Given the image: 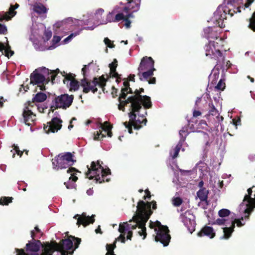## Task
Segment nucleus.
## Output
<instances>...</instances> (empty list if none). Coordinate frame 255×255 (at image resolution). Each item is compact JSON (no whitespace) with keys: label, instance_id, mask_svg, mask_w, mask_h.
<instances>
[{"label":"nucleus","instance_id":"49","mask_svg":"<svg viewBox=\"0 0 255 255\" xmlns=\"http://www.w3.org/2000/svg\"><path fill=\"white\" fill-rule=\"evenodd\" d=\"M104 41L107 47L112 48L115 47V45L108 37L104 38Z\"/></svg>","mask_w":255,"mask_h":255},{"label":"nucleus","instance_id":"11","mask_svg":"<svg viewBox=\"0 0 255 255\" xmlns=\"http://www.w3.org/2000/svg\"><path fill=\"white\" fill-rule=\"evenodd\" d=\"M137 210L138 212L135 215L136 218L142 221L143 224H146L150 216L152 214L153 211L151 210H146L145 203L142 200L138 201Z\"/></svg>","mask_w":255,"mask_h":255},{"label":"nucleus","instance_id":"21","mask_svg":"<svg viewBox=\"0 0 255 255\" xmlns=\"http://www.w3.org/2000/svg\"><path fill=\"white\" fill-rule=\"evenodd\" d=\"M45 70L47 72L48 75H50V77L49 76L47 77V80L45 81V82H44V83H41L42 85H38V87H39V89L41 91H44L45 90V85L47 84L50 80L53 84L54 83V81L55 80L56 75L60 72L59 69H57L55 70H51L50 72L48 69L45 68Z\"/></svg>","mask_w":255,"mask_h":255},{"label":"nucleus","instance_id":"6","mask_svg":"<svg viewBox=\"0 0 255 255\" xmlns=\"http://www.w3.org/2000/svg\"><path fill=\"white\" fill-rule=\"evenodd\" d=\"M74 98L73 95H69L67 94L55 96L52 101L53 105L50 107L51 110L53 111L55 109H67L72 105Z\"/></svg>","mask_w":255,"mask_h":255},{"label":"nucleus","instance_id":"41","mask_svg":"<svg viewBox=\"0 0 255 255\" xmlns=\"http://www.w3.org/2000/svg\"><path fill=\"white\" fill-rule=\"evenodd\" d=\"M133 220L136 223L138 228H144L145 227V224H143V221L136 218V216L135 215L133 217Z\"/></svg>","mask_w":255,"mask_h":255},{"label":"nucleus","instance_id":"17","mask_svg":"<svg viewBox=\"0 0 255 255\" xmlns=\"http://www.w3.org/2000/svg\"><path fill=\"white\" fill-rule=\"evenodd\" d=\"M95 215H93L91 217L86 216V213H83L81 216L78 214L74 216V218L77 219V224L78 226L82 225L84 227H86L90 224H93L95 222Z\"/></svg>","mask_w":255,"mask_h":255},{"label":"nucleus","instance_id":"5","mask_svg":"<svg viewBox=\"0 0 255 255\" xmlns=\"http://www.w3.org/2000/svg\"><path fill=\"white\" fill-rule=\"evenodd\" d=\"M73 247L71 238L69 236L67 239L62 240L59 244L56 242L47 243L45 246L47 253L51 254L55 251H58L62 254V251L71 250Z\"/></svg>","mask_w":255,"mask_h":255},{"label":"nucleus","instance_id":"42","mask_svg":"<svg viewBox=\"0 0 255 255\" xmlns=\"http://www.w3.org/2000/svg\"><path fill=\"white\" fill-rule=\"evenodd\" d=\"M226 84L224 79H220L218 82L217 86H216V89L219 90L223 91L225 88Z\"/></svg>","mask_w":255,"mask_h":255},{"label":"nucleus","instance_id":"55","mask_svg":"<svg viewBox=\"0 0 255 255\" xmlns=\"http://www.w3.org/2000/svg\"><path fill=\"white\" fill-rule=\"evenodd\" d=\"M15 8L13 7V5H11L9 8L8 14L12 16H14L16 14V12L15 11Z\"/></svg>","mask_w":255,"mask_h":255},{"label":"nucleus","instance_id":"33","mask_svg":"<svg viewBox=\"0 0 255 255\" xmlns=\"http://www.w3.org/2000/svg\"><path fill=\"white\" fill-rule=\"evenodd\" d=\"M13 199L12 197H1L0 199V205H8L9 203L12 202Z\"/></svg>","mask_w":255,"mask_h":255},{"label":"nucleus","instance_id":"8","mask_svg":"<svg viewBox=\"0 0 255 255\" xmlns=\"http://www.w3.org/2000/svg\"><path fill=\"white\" fill-rule=\"evenodd\" d=\"M134 95L130 96L133 101L135 103L137 107L140 110L142 108V106H143L144 109H148L151 108L152 107V103L151 102L150 98L149 96L144 95H141L138 89H136L134 92Z\"/></svg>","mask_w":255,"mask_h":255},{"label":"nucleus","instance_id":"64","mask_svg":"<svg viewBox=\"0 0 255 255\" xmlns=\"http://www.w3.org/2000/svg\"><path fill=\"white\" fill-rule=\"evenodd\" d=\"M202 114L201 112L199 111L194 110L193 112V116L194 118H197V117L201 116Z\"/></svg>","mask_w":255,"mask_h":255},{"label":"nucleus","instance_id":"40","mask_svg":"<svg viewBox=\"0 0 255 255\" xmlns=\"http://www.w3.org/2000/svg\"><path fill=\"white\" fill-rule=\"evenodd\" d=\"M183 203V200L180 197H174L172 199V204L175 207H179Z\"/></svg>","mask_w":255,"mask_h":255},{"label":"nucleus","instance_id":"24","mask_svg":"<svg viewBox=\"0 0 255 255\" xmlns=\"http://www.w3.org/2000/svg\"><path fill=\"white\" fill-rule=\"evenodd\" d=\"M208 194L209 190L206 188H202L197 192L198 197L199 198L200 201L202 202L207 201Z\"/></svg>","mask_w":255,"mask_h":255},{"label":"nucleus","instance_id":"19","mask_svg":"<svg viewBox=\"0 0 255 255\" xmlns=\"http://www.w3.org/2000/svg\"><path fill=\"white\" fill-rule=\"evenodd\" d=\"M30 84L33 85L40 84L41 83H44L47 80L42 74L38 73L37 70H35L31 74L30 76Z\"/></svg>","mask_w":255,"mask_h":255},{"label":"nucleus","instance_id":"45","mask_svg":"<svg viewBox=\"0 0 255 255\" xmlns=\"http://www.w3.org/2000/svg\"><path fill=\"white\" fill-rule=\"evenodd\" d=\"M111 244H107L106 245V250L107 251V253H106V255H116L114 254V248L112 247V246H110Z\"/></svg>","mask_w":255,"mask_h":255},{"label":"nucleus","instance_id":"53","mask_svg":"<svg viewBox=\"0 0 255 255\" xmlns=\"http://www.w3.org/2000/svg\"><path fill=\"white\" fill-rule=\"evenodd\" d=\"M110 68V74L111 75V77L114 78V77H117L119 76V74L116 71V69Z\"/></svg>","mask_w":255,"mask_h":255},{"label":"nucleus","instance_id":"43","mask_svg":"<svg viewBox=\"0 0 255 255\" xmlns=\"http://www.w3.org/2000/svg\"><path fill=\"white\" fill-rule=\"evenodd\" d=\"M128 94V90H126V88H122L121 90V93L120 94L118 98V101H121L122 99H127L126 98L127 97Z\"/></svg>","mask_w":255,"mask_h":255},{"label":"nucleus","instance_id":"27","mask_svg":"<svg viewBox=\"0 0 255 255\" xmlns=\"http://www.w3.org/2000/svg\"><path fill=\"white\" fill-rule=\"evenodd\" d=\"M47 96L45 93L39 92L32 98L33 102L41 103L46 100Z\"/></svg>","mask_w":255,"mask_h":255},{"label":"nucleus","instance_id":"3","mask_svg":"<svg viewBox=\"0 0 255 255\" xmlns=\"http://www.w3.org/2000/svg\"><path fill=\"white\" fill-rule=\"evenodd\" d=\"M87 168L86 176L89 179H92L95 178L96 182L99 183L110 181V178L107 177V176L111 174L110 169L109 168L104 169L100 161H92L90 167L87 165Z\"/></svg>","mask_w":255,"mask_h":255},{"label":"nucleus","instance_id":"37","mask_svg":"<svg viewBox=\"0 0 255 255\" xmlns=\"http://www.w3.org/2000/svg\"><path fill=\"white\" fill-rule=\"evenodd\" d=\"M231 212L229 210L227 209H222L219 211L218 215L220 217H226L230 214Z\"/></svg>","mask_w":255,"mask_h":255},{"label":"nucleus","instance_id":"34","mask_svg":"<svg viewBox=\"0 0 255 255\" xmlns=\"http://www.w3.org/2000/svg\"><path fill=\"white\" fill-rule=\"evenodd\" d=\"M79 83L75 80H72L70 83V91H76L79 89Z\"/></svg>","mask_w":255,"mask_h":255},{"label":"nucleus","instance_id":"13","mask_svg":"<svg viewBox=\"0 0 255 255\" xmlns=\"http://www.w3.org/2000/svg\"><path fill=\"white\" fill-rule=\"evenodd\" d=\"M62 123V121L60 119L54 117L50 122H47L46 125H44V130L46 133L56 132L61 128Z\"/></svg>","mask_w":255,"mask_h":255},{"label":"nucleus","instance_id":"39","mask_svg":"<svg viewBox=\"0 0 255 255\" xmlns=\"http://www.w3.org/2000/svg\"><path fill=\"white\" fill-rule=\"evenodd\" d=\"M51 36H52L51 31L49 29H45L44 34H43V39L44 41H48L51 38Z\"/></svg>","mask_w":255,"mask_h":255},{"label":"nucleus","instance_id":"29","mask_svg":"<svg viewBox=\"0 0 255 255\" xmlns=\"http://www.w3.org/2000/svg\"><path fill=\"white\" fill-rule=\"evenodd\" d=\"M189 132L188 131V127H184L182 128L179 131V135L180 136V139L179 141V142H181V143H183L186 139V137L188 134Z\"/></svg>","mask_w":255,"mask_h":255},{"label":"nucleus","instance_id":"57","mask_svg":"<svg viewBox=\"0 0 255 255\" xmlns=\"http://www.w3.org/2000/svg\"><path fill=\"white\" fill-rule=\"evenodd\" d=\"M110 68L116 69L118 66V61L116 59H114L113 62L109 64Z\"/></svg>","mask_w":255,"mask_h":255},{"label":"nucleus","instance_id":"26","mask_svg":"<svg viewBox=\"0 0 255 255\" xmlns=\"http://www.w3.org/2000/svg\"><path fill=\"white\" fill-rule=\"evenodd\" d=\"M33 10L37 13L40 14L47 12V8L41 3H36L33 5Z\"/></svg>","mask_w":255,"mask_h":255},{"label":"nucleus","instance_id":"25","mask_svg":"<svg viewBox=\"0 0 255 255\" xmlns=\"http://www.w3.org/2000/svg\"><path fill=\"white\" fill-rule=\"evenodd\" d=\"M130 123H132V126L135 129H140L142 127V126L140 125L144 124L145 125L147 122L146 118L143 119L142 121H140L139 119L136 120V118H135L134 120H131L130 118Z\"/></svg>","mask_w":255,"mask_h":255},{"label":"nucleus","instance_id":"62","mask_svg":"<svg viewBox=\"0 0 255 255\" xmlns=\"http://www.w3.org/2000/svg\"><path fill=\"white\" fill-rule=\"evenodd\" d=\"M113 91L112 92V95L113 98H116L117 96L118 89H116L114 86L112 87Z\"/></svg>","mask_w":255,"mask_h":255},{"label":"nucleus","instance_id":"7","mask_svg":"<svg viewBox=\"0 0 255 255\" xmlns=\"http://www.w3.org/2000/svg\"><path fill=\"white\" fill-rule=\"evenodd\" d=\"M154 224L155 226L158 228V230L157 228L154 229L156 232V235L155 237V241L160 242L164 247L167 246L171 239L169 234L168 228L166 226L161 225L158 221L155 222Z\"/></svg>","mask_w":255,"mask_h":255},{"label":"nucleus","instance_id":"50","mask_svg":"<svg viewBox=\"0 0 255 255\" xmlns=\"http://www.w3.org/2000/svg\"><path fill=\"white\" fill-rule=\"evenodd\" d=\"M115 16L114 15V12H109L107 15V22H115L114 19Z\"/></svg>","mask_w":255,"mask_h":255},{"label":"nucleus","instance_id":"61","mask_svg":"<svg viewBox=\"0 0 255 255\" xmlns=\"http://www.w3.org/2000/svg\"><path fill=\"white\" fill-rule=\"evenodd\" d=\"M78 177L75 175V173L71 174V176L69 177V180H71L74 182H76L78 180Z\"/></svg>","mask_w":255,"mask_h":255},{"label":"nucleus","instance_id":"23","mask_svg":"<svg viewBox=\"0 0 255 255\" xmlns=\"http://www.w3.org/2000/svg\"><path fill=\"white\" fill-rule=\"evenodd\" d=\"M209 107V112L208 114L206 115V117L208 118V117L210 115L212 116H216L219 122L223 120V118L222 117H219L218 110L215 108L213 103L212 102H210L208 104Z\"/></svg>","mask_w":255,"mask_h":255},{"label":"nucleus","instance_id":"47","mask_svg":"<svg viewBox=\"0 0 255 255\" xmlns=\"http://www.w3.org/2000/svg\"><path fill=\"white\" fill-rule=\"evenodd\" d=\"M81 30L78 31L77 32H75L74 33H72L71 34H70L67 37H66L64 40V41L66 43L70 41L72 38L73 37H75L77 35H79L80 33Z\"/></svg>","mask_w":255,"mask_h":255},{"label":"nucleus","instance_id":"54","mask_svg":"<svg viewBox=\"0 0 255 255\" xmlns=\"http://www.w3.org/2000/svg\"><path fill=\"white\" fill-rule=\"evenodd\" d=\"M235 224H237L238 227H242L244 224H242L240 219H235L232 222V226H233V224L235 226Z\"/></svg>","mask_w":255,"mask_h":255},{"label":"nucleus","instance_id":"12","mask_svg":"<svg viewBox=\"0 0 255 255\" xmlns=\"http://www.w3.org/2000/svg\"><path fill=\"white\" fill-rule=\"evenodd\" d=\"M230 14L231 16H233V14L231 12V10L228 9L227 7H225L223 9L221 10L218 9L214 13L213 20L215 24L220 28H223L225 26L224 23V20L226 19L227 12Z\"/></svg>","mask_w":255,"mask_h":255},{"label":"nucleus","instance_id":"30","mask_svg":"<svg viewBox=\"0 0 255 255\" xmlns=\"http://www.w3.org/2000/svg\"><path fill=\"white\" fill-rule=\"evenodd\" d=\"M235 228V225L232 226L230 227H225L223 228L224 236L223 238L226 239H229L232 235Z\"/></svg>","mask_w":255,"mask_h":255},{"label":"nucleus","instance_id":"32","mask_svg":"<svg viewBox=\"0 0 255 255\" xmlns=\"http://www.w3.org/2000/svg\"><path fill=\"white\" fill-rule=\"evenodd\" d=\"M70 237L72 239V242H74V249L73 250H72L71 252H68L69 254L70 255H72L74 252V250H75L76 249H77L79 246V245L81 243V239L72 236H70Z\"/></svg>","mask_w":255,"mask_h":255},{"label":"nucleus","instance_id":"46","mask_svg":"<svg viewBox=\"0 0 255 255\" xmlns=\"http://www.w3.org/2000/svg\"><path fill=\"white\" fill-rule=\"evenodd\" d=\"M125 18V16L123 13H118L115 16V22H119L122 20H124Z\"/></svg>","mask_w":255,"mask_h":255},{"label":"nucleus","instance_id":"52","mask_svg":"<svg viewBox=\"0 0 255 255\" xmlns=\"http://www.w3.org/2000/svg\"><path fill=\"white\" fill-rule=\"evenodd\" d=\"M10 18V17L7 13H4L2 14H0V21H2L3 20H8Z\"/></svg>","mask_w":255,"mask_h":255},{"label":"nucleus","instance_id":"16","mask_svg":"<svg viewBox=\"0 0 255 255\" xmlns=\"http://www.w3.org/2000/svg\"><path fill=\"white\" fill-rule=\"evenodd\" d=\"M155 70H149L143 71L142 72H138L137 75L140 81H146L149 84H155L156 83V78L153 77V72Z\"/></svg>","mask_w":255,"mask_h":255},{"label":"nucleus","instance_id":"35","mask_svg":"<svg viewBox=\"0 0 255 255\" xmlns=\"http://www.w3.org/2000/svg\"><path fill=\"white\" fill-rule=\"evenodd\" d=\"M131 225L128 224L127 222L123 224H120L119 231L121 234H126V232L130 229Z\"/></svg>","mask_w":255,"mask_h":255},{"label":"nucleus","instance_id":"18","mask_svg":"<svg viewBox=\"0 0 255 255\" xmlns=\"http://www.w3.org/2000/svg\"><path fill=\"white\" fill-rule=\"evenodd\" d=\"M22 116L24 123L30 126L34 123L36 121V115L34 114L28 107H26L23 111Z\"/></svg>","mask_w":255,"mask_h":255},{"label":"nucleus","instance_id":"36","mask_svg":"<svg viewBox=\"0 0 255 255\" xmlns=\"http://www.w3.org/2000/svg\"><path fill=\"white\" fill-rule=\"evenodd\" d=\"M15 251L17 255H42V253L41 255H39L38 253H26L24 249H15Z\"/></svg>","mask_w":255,"mask_h":255},{"label":"nucleus","instance_id":"1","mask_svg":"<svg viewBox=\"0 0 255 255\" xmlns=\"http://www.w3.org/2000/svg\"><path fill=\"white\" fill-rule=\"evenodd\" d=\"M204 36L209 41L204 47L205 55L208 57L212 63L217 68L225 69V57L221 51L215 47V41L212 40L217 39L218 33L215 27H208L204 29Z\"/></svg>","mask_w":255,"mask_h":255},{"label":"nucleus","instance_id":"51","mask_svg":"<svg viewBox=\"0 0 255 255\" xmlns=\"http://www.w3.org/2000/svg\"><path fill=\"white\" fill-rule=\"evenodd\" d=\"M138 234L140 236H143V239H145L146 237V228H141L140 230L138 232Z\"/></svg>","mask_w":255,"mask_h":255},{"label":"nucleus","instance_id":"63","mask_svg":"<svg viewBox=\"0 0 255 255\" xmlns=\"http://www.w3.org/2000/svg\"><path fill=\"white\" fill-rule=\"evenodd\" d=\"M125 81L123 83L124 88H126V90H128V88H129V83L128 80L124 79Z\"/></svg>","mask_w":255,"mask_h":255},{"label":"nucleus","instance_id":"48","mask_svg":"<svg viewBox=\"0 0 255 255\" xmlns=\"http://www.w3.org/2000/svg\"><path fill=\"white\" fill-rule=\"evenodd\" d=\"M63 76L65 77V78L63 80V82L64 84L65 83V80H67L68 81H70V82L72 80H75V75H73L71 73L66 74L65 75H64Z\"/></svg>","mask_w":255,"mask_h":255},{"label":"nucleus","instance_id":"56","mask_svg":"<svg viewBox=\"0 0 255 255\" xmlns=\"http://www.w3.org/2000/svg\"><path fill=\"white\" fill-rule=\"evenodd\" d=\"M225 220L224 219H217L215 222L214 223V224H217V225H224L225 224Z\"/></svg>","mask_w":255,"mask_h":255},{"label":"nucleus","instance_id":"10","mask_svg":"<svg viewBox=\"0 0 255 255\" xmlns=\"http://www.w3.org/2000/svg\"><path fill=\"white\" fill-rule=\"evenodd\" d=\"M180 218L184 226L190 233H192L195 229V217L190 210L186 211L180 215Z\"/></svg>","mask_w":255,"mask_h":255},{"label":"nucleus","instance_id":"15","mask_svg":"<svg viewBox=\"0 0 255 255\" xmlns=\"http://www.w3.org/2000/svg\"><path fill=\"white\" fill-rule=\"evenodd\" d=\"M155 70L154 68V61L151 57L144 56L140 61L138 67V72H142L143 71Z\"/></svg>","mask_w":255,"mask_h":255},{"label":"nucleus","instance_id":"14","mask_svg":"<svg viewBox=\"0 0 255 255\" xmlns=\"http://www.w3.org/2000/svg\"><path fill=\"white\" fill-rule=\"evenodd\" d=\"M100 128L102 130L97 131V134L95 135V139H102L106 137V134L110 137L112 136L113 133L111 130L113 127L108 122H105L103 124H101Z\"/></svg>","mask_w":255,"mask_h":255},{"label":"nucleus","instance_id":"58","mask_svg":"<svg viewBox=\"0 0 255 255\" xmlns=\"http://www.w3.org/2000/svg\"><path fill=\"white\" fill-rule=\"evenodd\" d=\"M6 31L7 29L6 26L0 23V34H5Z\"/></svg>","mask_w":255,"mask_h":255},{"label":"nucleus","instance_id":"4","mask_svg":"<svg viewBox=\"0 0 255 255\" xmlns=\"http://www.w3.org/2000/svg\"><path fill=\"white\" fill-rule=\"evenodd\" d=\"M74 155L69 152L59 154L52 159L53 169L58 170L72 166L76 161L74 159ZM74 172H79V171L72 167H69L67 170L68 173Z\"/></svg>","mask_w":255,"mask_h":255},{"label":"nucleus","instance_id":"38","mask_svg":"<svg viewBox=\"0 0 255 255\" xmlns=\"http://www.w3.org/2000/svg\"><path fill=\"white\" fill-rule=\"evenodd\" d=\"M4 52L5 56L8 58L14 54V51L11 50L10 46L8 44H7L6 46H5Z\"/></svg>","mask_w":255,"mask_h":255},{"label":"nucleus","instance_id":"9","mask_svg":"<svg viewBox=\"0 0 255 255\" xmlns=\"http://www.w3.org/2000/svg\"><path fill=\"white\" fill-rule=\"evenodd\" d=\"M119 102L120 103L118 105V109L119 110L123 112L125 111V107L127 106L128 104H130L129 109L131 111L128 114L129 117L130 118L131 120H134L135 118H136L135 113H138L140 110L131 99V97L129 96L127 99H122L121 101H119Z\"/></svg>","mask_w":255,"mask_h":255},{"label":"nucleus","instance_id":"28","mask_svg":"<svg viewBox=\"0 0 255 255\" xmlns=\"http://www.w3.org/2000/svg\"><path fill=\"white\" fill-rule=\"evenodd\" d=\"M128 3H129V7L130 9H132V11H137L140 6V0H128Z\"/></svg>","mask_w":255,"mask_h":255},{"label":"nucleus","instance_id":"22","mask_svg":"<svg viewBox=\"0 0 255 255\" xmlns=\"http://www.w3.org/2000/svg\"><path fill=\"white\" fill-rule=\"evenodd\" d=\"M215 235L216 233L213 228L207 226H204L197 234L199 237L206 236L209 237L210 239L214 238Z\"/></svg>","mask_w":255,"mask_h":255},{"label":"nucleus","instance_id":"44","mask_svg":"<svg viewBox=\"0 0 255 255\" xmlns=\"http://www.w3.org/2000/svg\"><path fill=\"white\" fill-rule=\"evenodd\" d=\"M145 204H146V208L147 209V210H151V204L152 205V209L155 210L157 208L156 202L154 200L152 201L151 202H147L146 203H145Z\"/></svg>","mask_w":255,"mask_h":255},{"label":"nucleus","instance_id":"59","mask_svg":"<svg viewBox=\"0 0 255 255\" xmlns=\"http://www.w3.org/2000/svg\"><path fill=\"white\" fill-rule=\"evenodd\" d=\"M61 40V37L58 36H54L52 39L53 44L58 43Z\"/></svg>","mask_w":255,"mask_h":255},{"label":"nucleus","instance_id":"31","mask_svg":"<svg viewBox=\"0 0 255 255\" xmlns=\"http://www.w3.org/2000/svg\"><path fill=\"white\" fill-rule=\"evenodd\" d=\"M183 145V144L181 142H178L176 147L173 150V154L172 152H170V155L172 156L173 159L176 158L179 154V152Z\"/></svg>","mask_w":255,"mask_h":255},{"label":"nucleus","instance_id":"2","mask_svg":"<svg viewBox=\"0 0 255 255\" xmlns=\"http://www.w3.org/2000/svg\"><path fill=\"white\" fill-rule=\"evenodd\" d=\"M89 65H84L82 69V73L83 75V79L81 80L80 85L83 87V92L84 93H88L91 91L94 94L98 91L96 87L98 86L102 89V91L104 92L105 86L107 82V79L105 78L104 75H102L99 78L94 77L92 81L89 80L87 78L86 75L87 70Z\"/></svg>","mask_w":255,"mask_h":255},{"label":"nucleus","instance_id":"60","mask_svg":"<svg viewBox=\"0 0 255 255\" xmlns=\"http://www.w3.org/2000/svg\"><path fill=\"white\" fill-rule=\"evenodd\" d=\"M64 185L66 186V188L68 189H71L75 187V185L74 184L71 183L69 181L67 182H64Z\"/></svg>","mask_w":255,"mask_h":255},{"label":"nucleus","instance_id":"20","mask_svg":"<svg viewBox=\"0 0 255 255\" xmlns=\"http://www.w3.org/2000/svg\"><path fill=\"white\" fill-rule=\"evenodd\" d=\"M41 246V243L39 240H34L32 241H29L26 245L25 251L27 252L26 253H28V252H32V253H37V252L39 250Z\"/></svg>","mask_w":255,"mask_h":255}]
</instances>
